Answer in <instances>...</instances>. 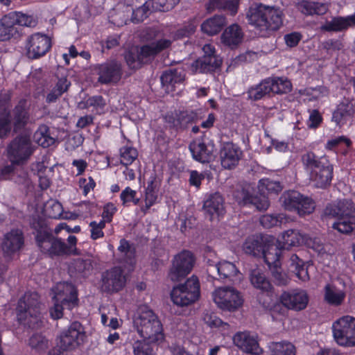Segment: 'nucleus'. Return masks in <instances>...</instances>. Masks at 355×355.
Returning a JSON list of instances; mask_svg holds the SVG:
<instances>
[{"mask_svg": "<svg viewBox=\"0 0 355 355\" xmlns=\"http://www.w3.org/2000/svg\"><path fill=\"white\" fill-rule=\"evenodd\" d=\"M36 231L35 241L41 252L51 258L76 255L79 252L76 248L77 238L68 236L65 243L61 238L54 236L42 220L34 219L31 223Z\"/></svg>", "mask_w": 355, "mask_h": 355, "instance_id": "obj_1", "label": "nucleus"}, {"mask_svg": "<svg viewBox=\"0 0 355 355\" xmlns=\"http://www.w3.org/2000/svg\"><path fill=\"white\" fill-rule=\"evenodd\" d=\"M283 17L280 8L263 3L252 5L247 12L249 24L262 37L277 31L283 24Z\"/></svg>", "mask_w": 355, "mask_h": 355, "instance_id": "obj_2", "label": "nucleus"}, {"mask_svg": "<svg viewBox=\"0 0 355 355\" xmlns=\"http://www.w3.org/2000/svg\"><path fill=\"white\" fill-rule=\"evenodd\" d=\"M323 213L327 217L338 219L332 225V228L338 232L348 234L355 230V205L352 200L343 199L336 204H329Z\"/></svg>", "mask_w": 355, "mask_h": 355, "instance_id": "obj_3", "label": "nucleus"}, {"mask_svg": "<svg viewBox=\"0 0 355 355\" xmlns=\"http://www.w3.org/2000/svg\"><path fill=\"white\" fill-rule=\"evenodd\" d=\"M304 168L309 171L311 179L318 188H325L331 184L333 177V166L327 156L318 157L311 151L301 157Z\"/></svg>", "mask_w": 355, "mask_h": 355, "instance_id": "obj_4", "label": "nucleus"}, {"mask_svg": "<svg viewBox=\"0 0 355 355\" xmlns=\"http://www.w3.org/2000/svg\"><path fill=\"white\" fill-rule=\"evenodd\" d=\"M134 327L144 339L157 342L164 338L162 325L154 312L146 306L138 309L133 320Z\"/></svg>", "mask_w": 355, "mask_h": 355, "instance_id": "obj_5", "label": "nucleus"}, {"mask_svg": "<svg viewBox=\"0 0 355 355\" xmlns=\"http://www.w3.org/2000/svg\"><path fill=\"white\" fill-rule=\"evenodd\" d=\"M40 296L36 292H27L17 304V319L20 323L30 328H37L41 322Z\"/></svg>", "mask_w": 355, "mask_h": 355, "instance_id": "obj_6", "label": "nucleus"}, {"mask_svg": "<svg viewBox=\"0 0 355 355\" xmlns=\"http://www.w3.org/2000/svg\"><path fill=\"white\" fill-rule=\"evenodd\" d=\"M53 306L49 310L51 316L56 320L63 315V309H72L77 305L78 297L75 288L70 284L60 282L53 289Z\"/></svg>", "mask_w": 355, "mask_h": 355, "instance_id": "obj_7", "label": "nucleus"}, {"mask_svg": "<svg viewBox=\"0 0 355 355\" xmlns=\"http://www.w3.org/2000/svg\"><path fill=\"white\" fill-rule=\"evenodd\" d=\"M279 202L284 209L295 212L300 216L311 214L315 208L313 199L295 190L284 191L279 198Z\"/></svg>", "mask_w": 355, "mask_h": 355, "instance_id": "obj_8", "label": "nucleus"}, {"mask_svg": "<svg viewBox=\"0 0 355 355\" xmlns=\"http://www.w3.org/2000/svg\"><path fill=\"white\" fill-rule=\"evenodd\" d=\"M200 295L198 279L193 275L183 284L174 286L171 293L173 302L179 306H187L196 302Z\"/></svg>", "mask_w": 355, "mask_h": 355, "instance_id": "obj_9", "label": "nucleus"}, {"mask_svg": "<svg viewBox=\"0 0 355 355\" xmlns=\"http://www.w3.org/2000/svg\"><path fill=\"white\" fill-rule=\"evenodd\" d=\"M333 335L339 345L355 346V318L343 316L333 323Z\"/></svg>", "mask_w": 355, "mask_h": 355, "instance_id": "obj_10", "label": "nucleus"}, {"mask_svg": "<svg viewBox=\"0 0 355 355\" xmlns=\"http://www.w3.org/2000/svg\"><path fill=\"white\" fill-rule=\"evenodd\" d=\"M85 338L84 327L79 322H73L67 329L64 330L58 338L60 351L68 352L77 349L83 343Z\"/></svg>", "mask_w": 355, "mask_h": 355, "instance_id": "obj_11", "label": "nucleus"}, {"mask_svg": "<svg viewBox=\"0 0 355 355\" xmlns=\"http://www.w3.org/2000/svg\"><path fill=\"white\" fill-rule=\"evenodd\" d=\"M207 272L209 277L224 283H234L239 280V271L235 264L227 261L214 262L207 260Z\"/></svg>", "mask_w": 355, "mask_h": 355, "instance_id": "obj_12", "label": "nucleus"}, {"mask_svg": "<svg viewBox=\"0 0 355 355\" xmlns=\"http://www.w3.org/2000/svg\"><path fill=\"white\" fill-rule=\"evenodd\" d=\"M8 157L10 162L21 164L33 153L31 139L27 135H19L7 147Z\"/></svg>", "mask_w": 355, "mask_h": 355, "instance_id": "obj_13", "label": "nucleus"}, {"mask_svg": "<svg viewBox=\"0 0 355 355\" xmlns=\"http://www.w3.org/2000/svg\"><path fill=\"white\" fill-rule=\"evenodd\" d=\"M194 263L195 257L191 252L182 251L173 258L168 277L172 282L180 281L191 272Z\"/></svg>", "mask_w": 355, "mask_h": 355, "instance_id": "obj_14", "label": "nucleus"}, {"mask_svg": "<svg viewBox=\"0 0 355 355\" xmlns=\"http://www.w3.org/2000/svg\"><path fill=\"white\" fill-rule=\"evenodd\" d=\"M125 282L123 270L115 266L102 272L99 288L103 293H117L123 289Z\"/></svg>", "mask_w": 355, "mask_h": 355, "instance_id": "obj_15", "label": "nucleus"}, {"mask_svg": "<svg viewBox=\"0 0 355 355\" xmlns=\"http://www.w3.org/2000/svg\"><path fill=\"white\" fill-rule=\"evenodd\" d=\"M94 71L98 76V83L101 85H111L118 83L122 76V67L115 60H107L94 66Z\"/></svg>", "mask_w": 355, "mask_h": 355, "instance_id": "obj_16", "label": "nucleus"}, {"mask_svg": "<svg viewBox=\"0 0 355 355\" xmlns=\"http://www.w3.org/2000/svg\"><path fill=\"white\" fill-rule=\"evenodd\" d=\"M213 299L217 306L227 311H234L243 303L239 293L232 287H222L213 293Z\"/></svg>", "mask_w": 355, "mask_h": 355, "instance_id": "obj_17", "label": "nucleus"}, {"mask_svg": "<svg viewBox=\"0 0 355 355\" xmlns=\"http://www.w3.org/2000/svg\"><path fill=\"white\" fill-rule=\"evenodd\" d=\"M51 48V40L46 35L37 33L27 38L26 55L31 60L44 56Z\"/></svg>", "mask_w": 355, "mask_h": 355, "instance_id": "obj_18", "label": "nucleus"}, {"mask_svg": "<svg viewBox=\"0 0 355 355\" xmlns=\"http://www.w3.org/2000/svg\"><path fill=\"white\" fill-rule=\"evenodd\" d=\"M202 51L203 56L199 58L192 64L193 70L200 73L215 71L220 67L221 59L216 55L215 49L211 44H205Z\"/></svg>", "mask_w": 355, "mask_h": 355, "instance_id": "obj_19", "label": "nucleus"}, {"mask_svg": "<svg viewBox=\"0 0 355 355\" xmlns=\"http://www.w3.org/2000/svg\"><path fill=\"white\" fill-rule=\"evenodd\" d=\"M24 237L23 232L18 229L7 232L1 243V250L4 258L11 260L23 248Z\"/></svg>", "mask_w": 355, "mask_h": 355, "instance_id": "obj_20", "label": "nucleus"}, {"mask_svg": "<svg viewBox=\"0 0 355 355\" xmlns=\"http://www.w3.org/2000/svg\"><path fill=\"white\" fill-rule=\"evenodd\" d=\"M250 187H239L233 193L235 200L239 205L251 206L259 211L266 210L269 207V201L265 196H253Z\"/></svg>", "mask_w": 355, "mask_h": 355, "instance_id": "obj_21", "label": "nucleus"}, {"mask_svg": "<svg viewBox=\"0 0 355 355\" xmlns=\"http://www.w3.org/2000/svg\"><path fill=\"white\" fill-rule=\"evenodd\" d=\"M250 187H239L233 193L235 200L239 205L251 206L259 211L266 210L269 207V201L265 196H253Z\"/></svg>", "mask_w": 355, "mask_h": 355, "instance_id": "obj_22", "label": "nucleus"}, {"mask_svg": "<svg viewBox=\"0 0 355 355\" xmlns=\"http://www.w3.org/2000/svg\"><path fill=\"white\" fill-rule=\"evenodd\" d=\"M189 150L193 159L202 163L210 162L215 157L216 148L211 141L197 139L190 144Z\"/></svg>", "mask_w": 355, "mask_h": 355, "instance_id": "obj_23", "label": "nucleus"}, {"mask_svg": "<svg viewBox=\"0 0 355 355\" xmlns=\"http://www.w3.org/2000/svg\"><path fill=\"white\" fill-rule=\"evenodd\" d=\"M279 300L288 309L299 311L307 306L309 296L306 291L296 289L283 292Z\"/></svg>", "mask_w": 355, "mask_h": 355, "instance_id": "obj_24", "label": "nucleus"}, {"mask_svg": "<svg viewBox=\"0 0 355 355\" xmlns=\"http://www.w3.org/2000/svg\"><path fill=\"white\" fill-rule=\"evenodd\" d=\"M13 131L17 132L23 130L30 120V114L26 99H21L10 112Z\"/></svg>", "mask_w": 355, "mask_h": 355, "instance_id": "obj_25", "label": "nucleus"}, {"mask_svg": "<svg viewBox=\"0 0 355 355\" xmlns=\"http://www.w3.org/2000/svg\"><path fill=\"white\" fill-rule=\"evenodd\" d=\"M234 344L243 352L253 355L262 352L256 338L249 332H238L233 337Z\"/></svg>", "mask_w": 355, "mask_h": 355, "instance_id": "obj_26", "label": "nucleus"}, {"mask_svg": "<svg viewBox=\"0 0 355 355\" xmlns=\"http://www.w3.org/2000/svg\"><path fill=\"white\" fill-rule=\"evenodd\" d=\"M242 155L240 148L232 143H226L220 150V162L223 168L231 169L235 167Z\"/></svg>", "mask_w": 355, "mask_h": 355, "instance_id": "obj_27", "label": "nucleus"}, {"mask_svg": "<svg viewBox=\"0 0 355 355\" xmlns=\"http://www.w3.org/2000/svg\"><path fill=\"white\" fill-rule=\"evenodd\" d=\"M21 36V30L9 12L0 19V41H8L17 39Z\"/></svg>", "mask_w": 355, "mask_h": 355, "instance_id": "obj_28", "label": "nucleus"}, {"mask_svg": "<svg viewBox=\"0 0 355 355\" xmlns=\"http://www.w3.org/2000/svg\"><path fill=\"white\" fill-rule=\"evenodd\" d=\"M355 26V13L346 17H334L327 21L320 27L321 31L327 32H342Z\"/></svg>", "mask_w": 355, "mask_h": 355, "instance_id": "obj_29", "label": "nucleus"}, {"mask_svg": "<svg viewBox=\"0 0 355 355\" xmlns=\"http://www.w3.org/2000/svg\"><path fill=\"white\" fill-rule=\"evenodd\" d=\"M203 209L206 214L210 216L211 220L214 216L223 214L225 207L224 198L222 195L218 192L210 194L204 202Z\"/></svg>", "mask_w": 355, "mask_h": 355, "instance_id": "obj_30", "label": "nucleus"}, {"mask_svg": "<svg viewBox=\"0 0 355 355\" xmlns=\"http://www.w3.org/2000/svg\"><path fill=\"white\" fill-rule=\"evenodd\" d=\"M249 279L254 288L266 293L268 296L272 295V286L261 269L259 268L251 269L249 274Z\"/></svg>", "mask_w": 355, "mask_h": 355, "instance_id": "obj_31", "label": "nucleus"}, {"mask_svg": "<svg viewBox=\"0 0 355 355\" xmlns=\"http://www.w3.org/2000/svg\"><path fill=\"white\" fill-rule=\"evenodd\" d=\"M282 251L280 245L273 243H270L268 241V243H266L261 254L263 255L264 261L269 268L281 265L280 257Z\"/></svg>", "mask_w": 355, "mask_h": 355, "instance_id": "obj_32", "label": "nucleus"}, {"mask_svg": "<svg viewBox=\"0 0 355 355\" xmlns=\"http://www.w3.org/2000/svg\"><path fill=\"white\" fill-rule=\"evenodd\" d=\"M266 243H268V238L261 235H252L245 239L243 250L248 254L260 256Z\"/></svg>", "mask_w": 355, "mask_h": 355, "instance_id": "obj_33", "label": "nucleus"}, {"mask_svg": "<svg viewBox=\"0 0 355 355\" xmlns=\"http://www.w3.org/2000/svg\"><path fill=\"white\" fill-rule=\"evenodd\" d=\"M243 33L241 27L238 24H232L225 28L221 35V40L223 44L234 48L242 42Z\"/></svg>", "mask_w": 355, "mask_h": 355, "instance_id": "obj_34", "label": "nucleus"}, {"mask_svg": "<svg viewBox=\"0 0 355 355\" xmlns=\"http://www.w3.org/2000/svg\"><path fill=\"white\" fill-rule=\"evenodd\" d=\"M297 8L306 15H322L328 11L329 5L326 3L302 0L298 3Z\"/></svg>", "mask_w": 355, "mask_h": 355, "instance_id": "obj_35", "label": "nucleus"}, {"mask_svg": "<svg viewBox=\"0 0 355 355\" xmlns=\"http://www.w3.org/2000/svg\"><path fill=\"white\" fill-rule=\"evenodd\" d=\"M226 24V19L224 15H216L207 19L201 24V30L209 35H214L220 32Z\"/></svg>", "mask_w": 355, "mask_h": 355, "instance_id": "obj_36", "label": "nucleus"}, {"mask_svg": "<svg viewBox=\"0 0 355 355\" xmlns=\"http://www.w3.org/2000/svg\"><path fill=\"white\" fill-rule=\"evenodd\" d=\"M354 113L353 104L348 100H345L338 105L337 109L334 112L332 120L337 125H341L346 123L353 116Z\"/></svg>", "mask_w": 355, "mask_h": 355, "instance_id": "obj_37", "label": "nucleus"}, {"mask_svg": "<svg viewBox=\"0 0 355 355\" xmlns=\"http://www.w3.org/2000/svg\"><path fill=\"white\" fill-rule=\"evenodd\" d=\"M269 78L262 80L259 84L250 87L247 92L248 98L259 101L272 94Z\"/></svg>", "mask_w": 355, "mask_h": 355, "instance_id": "obj_38", "label": "nucleus"}, {"mask_svg": "<svg viewBox=\"0 0 355 355\" xmlns=\"http://www.w3.org/2000/svg\"><path fill=\"white\" fill-rule=\"evenodd\" d=\"M93 263L92 259L89 257L77 258L71 263L69 271L80 277H87L91 274L94 268Z\"/></svg>", "mask_w": 355, "mask_h": 355, "instance_id": "obj_39", "label": "nucleus"}, {"mask_svg": "<svg viewBox=\"0 0 355 355\" xmlns=\"http://www.w3.org/2000/svg\"><path fill=\"white\" fill-rule=\"evenodd\" d=\"M346 297L344 291L327 284L324 287V300L329 305L339 306L342 305Z\"/></svg>", "mask_w": 355, "mask_h": 355, "instance_id": "obj_40", "label": "nucleus"}, {"mask_svg": "<svg viewBox=\"0 0 355 355\" xmlns=\"http://www.w3.org/2000/svg\"><path fill=\"white\" fill-rule=\"evenodd\" d=\"M184 73L181 69H170L163 73L161 82L167 89H173L176 84L181 83L184 80Z\"/></svg>", "mask_w": 355, "mask_h": 355, "instance_id": "obj_41", "label": "nucleus"}, {"mask_svg": "<svg viewBox=\"0 0 355 355\" xmlns=\"http://www.w3.org/2000/svg\"><path fill=\"white\" fill-rule=\"evenodd\" d=\"M119 260L121 262L126 263L132 266L135 262V248L129 241L123 239L120 241L118 247Z\"/></svg>", "mask_w": 355, "mask_h": 355, "instance_id": "obj_42", "label": "nucleus"}, {"mask_svg": "<svg viewBox=\"0 0 355 355\" xmlns=\"http://www.w3.org/2000/svg\"><path fill=\"white\" fill-rule=\"evenodd\" d=\"M289 267L292 272H293L299 279L306 282L309 279L307 267L304 261L300 259L296 254L291 255L289 259Z\"/></svg>", "mask_w": 355, "mask_h": 355, "instance_id": "obj_43", "label": "nucleus"}, {"mask_svg": "<svg viewBox=\"0 0 355 355\" xmlns=\"http://www.w3.org/2000/svg\"><path fill=\"white\" fill-rule=\"evenodd\" d=\"M239 0H209L206 6L208 12H211L216 9L228 10L232 15L237 12Z\"/></svg>", "mask_w": 355, "mask_h": 355, "instance_id": "obj_44", "label": "nucleus"}, {"mask_svg": "<svg viewBox=\"0 0 355 355\" xmlns=\"http://www.w3.org/2000/svg\"><path fill=\"white\" fill-rule=\"evenodd\" d=\"M273 94H288L292 90V84L286 78L272 76L268 77Z\"/></svg>", "mask_w": 355, "mask_h": 355, "instance_id": "obj_45", "label": "nucleus"}, {"mask_svg": "<svg viewBox=\"0 0 355 355\" xmlns=\"http://www.w3.org/2000/svg\"><path fill=\"white\" fill-rule=\"evenodd\" d=\"M28 345L35 352L42 353L49 347V340L42 333L35 332L30 336Z\"/></svg>", "mask_w": 355, "mask_h": 355, "instance_id": "obj_46", "label": "nucleus"}, {"mask_svg": "<svg viewBox=\"0 0 355 355\" xmlns=\"http://www.w3.org/2000/svg\"><path fill=\"white\" fill-rule=\"evenodd\" d=\"M34 141L43 148H48L54 144L55 140L49 133V128L46 125H41L33 135Z\"/></svg>", "mask_w": 355, "mask_h": 355, "instance_id": "obj_47", "label": "nucleus"}, {"mask_svg": "<svg viewBox=\"0 0 355 355\" xmlns=\"http://www.w3.org/2000/svg\"><path fill=\"white\" fill-rule=\"evenodd\" d=\"M284 249L288 247H295L303 245L305 239V235L302 234L298 230H288L286 231L282 236Z\"/></svg>", "mask_w": 355, "mask_h": 355, "instance_id": "obj_48", "label": "nucleus"}, {"mask_svg": "<svg viewBox=\"0 0 355 355\" xmlns=\"http://www.w3.org/2000/svg\"><path fill=\"white\" fill-rule=\"evenodd\" d=\"M157 198V184L155 178H153L148 182L146 189L145 206L141 207V211L145 214L154 205Z\"/></svg>", "mask_w": 355, "mask_h": 355, "instance_id": "obj_49", "label": "nucleus"}, {"mask_svg": "<svg viewBox=\"0 0 355 355\" xmlns=\"http://www.w3.org/2000/svg\"><path fill=\"white\" fill-rule=\"evenodd\" d=\"M287 221L288 219L284 214H266L260 218L261 224L266 228L280 225Z\"/></svg>", "mask_w": 355, "mask_h": 355, "instance_id": "obj_50", "label": "nucleus"}, {"mask_svg": "<svg viewBox=\"0 0 355 355\" xmlns=\"http://www.w3.org/2000/svg\"><path fill=\"white\" fill-rule=\"evenodd\" d=\"M272 355H295V347L289 342H276L270 345Z\"/></svg>", "mask_w": 355, "mask_h": 355, "instance_id": "obj_51", "label": "nucleus"}, {"mask_svg": "<svg viewBox=\"0 0 355 355\" xmlns=\"http://www.w3.org/2000/svg\"><path fill=\"white\" fill-rule=\"evenodd\" d=\"M10 14L17 26L35 27L37 24V20L32 15H28L21 12H11Z\"/></svg>", "mask_w": 355, "mask_h": 355, "instance_id": "obj_52", "label": "nucleus"}, {"mask_svg": "<svg viewBox=\"0 0 355 355\" xmlns=\"http://www.w3.org/2000/svg\"><path fill=\"white\" fill-rule=\"evenodd\" d=\"M320 48L327 55L332 56L342 50L344 48V44L340 39H328L321 43Z\"/></svg>", "mask_w": 355, "mask_h": 355, "instance_id": "obj_53", "label": "nucleus"}, {"mask_svg": "<svg viewBox=\"0 0 355 355\" xmlns=\"http://www.w3.org/2000/svg\"><path fill=\"white\" fill-rule=\"evenodd\" d=\"M178 117L179 130L185 129L189 124L196 123L198 121V114L194 111H178Z\"/></svg>", "mask_w": 355, "mask_h": 355, "instance_id": "obj_54", "label": "nucleus"}, {"mask_svg": "<svg viewBox=\"0 0 355 355\" xmlns=\"http://www.w3.org/2000/svg\"><path fill=\"white\" fill-rule=\"evenodd\" d=\"M125 60L130 69L140 68L141 62L138 50V46H132L125 53Z\"/></svg>", "mask_w": 355, "mask_h": 355, "instance_id": "obj_55", "label": "nucleus"}, {"mask_svg": "<svg viewBox=\"0 0 355 355\" xmlns=\"http://www.w3.org/2000/svg\"><path fill=\"white\" fill-rule=\"evenodd\" d=\"M146 340L134 341L132 343L134 355H156L150 342H146Z\"/></svg>", "mask_w": 355, "mask_h": 355, "instance_id": "obj_56", "label": "nucleus"}, {"mask_svg": "<svg viewBox=\"0 0 355 355\" xmlns=\"http://www.w3.org/2000/svg\"><path fill=\"white\" fill-rule=\"evenodd\" d=\"M180 0H149L152 11L167 12L172 10Z\"/></svg>", "mask_w": 355, "mask_h": 355, "instance_id": "obj_57", "label": "nucleus"}, {"mask_svg": "<svg viewBox=\"0 0 355 355\" xmlns=\"http://www.w3.org/2000/svg\"><path fill=\"white\" fill-rule=\"evenodd\" d=\"M15 184L21 187V189H28L31 181L27 171L21 166H18L12 180Z\"/></svg>", "mask_w": 355, "mask_h": 355, "instance_id": "obj_58", "label": "nucleus"}, {"mask_svg": "<svg viewBox=\"0 0 355 355\" xmlns=\"http://www.w3.org/2000/svg\"><path fill=\"white\" fill-rule=\"evenodd\" d=\"M121 163L128 166L131 164L138 156L136 148L131 146H123L120 149Z\"/></svg>", "mask_w": 355, "mask_h": 355, "instance_id": "obj_59", "label": "nucleus"}, {"mask_svg": "<svg viewBox=\"0 0 355 355\" xmlns=\"http://www.w3.org/2000/svg\"><path fill=\"white\" fill-rule=\"evenodd\" d=\"M12 129L10 112L4 111L0 113V139L8 136Z\"/></svg>", "mask_w": 355, "mask_h": 355, "instance_id": "obj_60", "label": "nucleus"}, {"mask_svg": "<svg viewBox=\"0 0 355 355\" xmlns=\"http://www.w3.org/2000/svg\"><path fill=\"white\" fill-rule=\"evenodd\" d=\"M152 11L150 4L148 3V1H146L143 6L137 8L133 10L132 21L135 23H139L143 21L148 17V12Z\"/></svg>", "mask_w": 355, "mask_h": 355, "instance_id": "obj_61", "label": "nucleus"}, {"mask_svg": "<svg viewBox=\"0 0 355 355\" xmlns=\"http://www.w3.org/2000/svg\"><path fill=\"white\" fill-rule=\"evenodd\" d=\"M138 50L141 64L147 63L157 55L151 44L138 46Z\"/></svg>", "mask_w": 355, "mask_h": 355, "instance_id": "obj_62", "label": "nucleus"}, {"mask_svg": "<svg viewBox=\"0 0 355 355\" xmlns=\"http://www.w3.org/2000/svg\"><path fill=\"white\" fill-rule=\"evenodd\" d=\"M271 271L272 276L274 279L275 283L278 286H286L289 282V279L286 274L283 272L279 266H274L269 268Z\"/></svg>", "mask_w": 355, "mask_h": 355, "instance_id": "obj_63", "label": "nucleus"}, {"mask_svg": "<svg viewBox=\"0 0 355 355\" xmlns=\"http://www.w3.org/2000/svg\"><path fill=\"white\" fill-rule=\"evenodd\" d=\"M19 165L20 164L11 162L10 164L2 167L0 169V180L12 181Z\"/></svg>", "mask_w": 355, "mask_h": 355, "instance_id": "obj_64", "label": "nucleus"}]
</instances>
